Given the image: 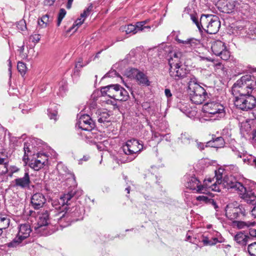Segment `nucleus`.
<instances>
[{
    "label": "nucleus",
    "instance_id": "1",
    "mask_svg": "<svg viewBox=\"0 0 256 256\" xmlns=\"http://www.w3.org/2000/svg\"><path fill=\"white\" fill-rule=\"evenodd\" d=\"M220 186V191L221 188L234 190L245 202H251L256 200V184L250 183L244 186L230 176L224 177L220 183V186Z\"/></svg>",
    "mask_w": 256,
    "mask_h": 256
},
{
    "label": "nucleus",
    "instance_id": "2",
    "mask_svg": "<svg viewBox=\"0 0 256 256\" xmlns=\"http://www.w3.org/2000/svg\"><path fill=\"white\" fill-rule=\"evenodd\" d=\"M256 88V82L250 75H245L238 80L233 85L232 89V94L236 97L242 98L250 96L252 90Z\"/></svg>",
    "mask_w": 256,
    "mask_h": 256
},
{
    "label": "nucleus",
    "instance_id": "3",
    "mask_svg": "<svg viewBox=\"0 0 256 256\" xmlns=\"http://www.w3.org/2000/svg\"><path fill=\"white\" fill-rule=\"evenodd\" d=\"M100 92L102 96L106 95L115 101H126L128 97V92L118 84L103 87Z\"/></svg>",
    "mask_w": 256,
    "mask_h": 256
},
{
    "label": "nucleus",
    "instance_id": "4",
    "mask_svg": "<svg viewBox=\"0 0 256 256\" xmlns=\"http://www.w3.org/2000/svg\"><path fill=\"white\" fill-rule=\"evenodd\" d=\"M66 212L63 210L58 212L56 216L58 217L56 219L58 222L61 224L64 220H68V222L77 221L82 218L84 210L78 206H72V208L66 206L64 208Z\"/></svg>",
    "mask_w": 256,
    "mask_h": 256
},
{
    "label": "nucleus",
    "instance_id": "5",
    "mask_svg": "<svg viewBox=\"0 0 256 256\" xmlns=\"http://www.w3.org/2000/svg\"><path fill=\"white\" fill-rule=\"evenodd\" d=\"M202 30L210 34H216L218 31L220 22L218 18L212 14H202L201 16Z\"/></svg>",
    "mask_w": 256,
    "mask_h": 256
},
{
    "label": "nucleus",
    "instance_id": "6",
    "mask_svg": "<svg viewBox=\"0 0 256 256\" xmlns=\"http://www.w3.org/2000/svg\"><path fill=\"white\" fill-rule=\"evenodd\" d=\"M173 60H169V74L173 79L178 80L187 76L188 70L180 64L172 62Z\"/></svg>",
    "mask_w": 256,
    "mask_h": 256
},
{
    "label": "nucleus",
    "instance_id": "7",
    "mask_svg": "<svg viewBox=\"0 0 256 256\" xmlns=\"http://www.w3.org/2000/svg\"><path fill=\"white\" fill-rule=\"evenodd\" d=\"M211 50L216 56L224 60H228L230 56V52L225 44L220 40H214L212 42Z\"/></svg>",
    "mask_w": 256,
    "mask_h": 256
},
{
    "label": "nucleus",
    "instance_id": "8",
    "mask_svg": "<svg viewBox=\"0 0 256 256\" xmlns=\"http://www.w3.org/2000/svg\"><path fill=\"white\" fill-rule=\"evenodd\" d=\"M226 216L230 220L242 218L246 215V210L242 206H238L234 204H228L226 208Z\"/></svg>",
    "mask_w": 256,
    "mask_h": 256
},
{
    "label": "nucleus",
    "instance_id": "9",
    "mask_svg": "<svg viewBox=\"0 0 256 256\" xmlns=\"http://www.w3.org/2000/svg\"><path fill=\"white\" fill-rule=\"evenodd\" d=\"M234 104L236 108L239 110L248 111L253 108L256 104L255 98L252 96H248L245 98L236 97Z\"/></svg>",
    "mask_w": 256,
    "mask_h": 256
},
{
    "label": "nucleus",
    "instance_id": "10",
    "mask_svg": "<svg viewBox=\"0 0 256 256\" xmlns=\"http://www.w3.org/2000/svg\"><path fill=\"white\" fill-rule=\"evenodd\" d=\"M206 181L211 182L212 180L211 178L205 180L204 181L205 184L202 185L196 177L191 176L188 179L186 186L190 190H196L197 192L204 194L206 191V188L210 187V186L206 184Z\"/></svg>",
    "mask_w": 256,
    "mask_h": 256
},
{
    "label": "nucleus",
    "instance_id": "11",
    "mask_svg": "<svg viewBox=\"0 0 256 256\" xmlns=\"http://www.w3.org/2000/svg\"><path fill=\"white\" fill-rule=\"evenodd\" d=\"M221 113H185L186 116L194 121H199L204 122L206 121H214L218 120L221 118L217 114ZM224 114V113H222Z\"/></svg>",
    "mask_w": 256,
    "mask_h": 256
},
{
    "label": "nucleus",
    "instance_id": "12",
    "mask_svg": "<svg viewBox=\"0 0 256 256\" xmlns=\"http://www.w3.org/2000/svg\"><path fill=\"white\" fill-rule=\"evenodd\" d=\"M189 92L190 100L196 104H202L208 96L207 92L202 86L192 88L189 90Z\"/></svg>",
    "mask_w": 256,
    "mask_h": 256
},
{
    "label": "nucleus",
    "instance_id": "13",
    "mask_svg": "<svg viewBox=\"0 0 256 256\" xmlns=\"http://www.w3.org/2000/svg\"><path fill=\"white\" fill-rule=\"evenodd\" d=\"M146 21L138 22L135 25L129 24L128 25L122 26L120 30L125 32L126 34H134L140 31H149L150 29V26H144Z\"/></svg>",
    "mask_w": 256,
    "mask_h": 256
},
{
    "label": "nucleus",
    "instance_id": "14",
    "mask_svg": "<svg viewBox=\"0 0 256 256\" xmlns=\"http://www.w3.org/2000/svg\"><path fill=\"white\" fill-rule=\"evenodd\" d=\"M143 148V144L136 139L127 141L126 144L122 146L123 152L126 155L132 156L140 152Z\"/></svg>",
    "mask_w": 256,
    "mask_h": 256
},
{
    "label": "nucleus",
    "instance_id": "15",
    "mask_svg": "<svg viewBox=\"0 0 256 256\" xmlns=\"http://www.w3.org/2000/svg\"><path fill=\"white\" fill-rule=\"evenodd\" d=\"M175 40L178 44H181L182 48L186 52H192L195 48H198L200 46V40L194 38H190L186 40H182L176 36Z\"/></svg>",
    "mask_w": 256,
    "mask_h": 256
},
{
    "label": "nucleus",
    "instance_id": "16",
    "mask_svg": "<svg viewBox=\"0 0 256 256\" xmlns=\"http://www.w3.org/2000/svg\"><path fill=\"white\" fill-rule=\"evenodd\" d=\"M76 127L83 130L90 132L94 127V123L90 115L84 114L78 118Z\"/></svg>",
    "mask_w": 256,
    "mask_h": 256
},
{
    "label": "nucleus",
    "instance_id": "17",
    "mask_svg": "<svg viewBox=\"0 0 256 256\" xmlns=\"http://www.w3.org/2000/svg\"><path fill=\"white\" fill-rule=\"evenodd\" d=\"M76 194L75 192H70L68 194H64L61 196L59 200H52V204L56 210H64V208L68 206L70 203V201Z\"/></svg>",
    "mask_w": 256,
    "mask_h": 256
},
{
    "label": "nucleus",
    "instance_id": "18",
    "mask_svg": "<svg viewBox=\"0 0 256 256\" xmlns=\"http://www.w3.org/2000/svg\"><path fill=\"white\" fill-rule=\"evenodd\" d=\"M38 158L39 159L32 160L29 164L30 168L34 170H38L45 165L48 161V156L44 154H38Z\"/></svg>",
    "mask_w": 256,
    "mask_h": 256
},
{
    "label": "nucleus",
    "instance_id": "19",
    "mask_svg": "<svg viewBox=\"0 0 256 256\" xmlns=\"http://www.w3.org/2000/svg\"><path fill=\"white\" fill-rule=\"evenodd\" d=\"M38 215L39 216L37 223L38 226H36L34 228L36 230L40 232V229L44 230L42 228L47 226L50 223V214L48 211L44 210L40 212Z\"/></svg>",
    "mask_w": 256,
    "mask_h": 256
},
{
    "label": "nucleus",
    "instance_id": "20",
    "mask_svg": "<svg viewBox=\"0 0 256 256\" xmlns=\"http://www.w3.org/2000/svg\"><path fill=\"white\" fill-rule=\"evenodd\" d=\"M46 202L44 196L41 193H36L31 198L32 206L34 209H39L42 208Z\"/></svg>",
    "mask_w": 256,
    "mask_h": 256
},
{
    "label": "nucleus",
    "instance_id": "21",
    "mask_svg": "<svg viewBox=\"0 0 256 256\" xmlns=\"http://www.w3.org/2000/svg\"><path fill=\"white\" fill-rule=\"evenodd\" d=\"M14 186L24 188L28 187L30 183V178L28 172H26L22 178H18L14 180Z\"/></svg>",
    "mask_w": 256,
    "mask_h": 256
},
{
    "label": "nucleus",
    "instance_id": "22",
    "mask_svg": "<svg viewBox=\"0 0 256 256\" xmlns=\"http://www.w3.org/2000/svg\"><path fill=\"white\" fill-rule=\"evenodd\" d=\"M204 112L208 110H210L213 112H224V107L218 102H207L204 106Z\"/></svg>",
    "mask_w": 256,
    "mask_h": 256
},
{
    "label": "nucleus",
    "instance_id": "23",
    "mask_svg": "<svg viewBox=\"0 0 256 256\" xmlns=\"http://www.w3.org/2000/svg\"><path fill=\"white\" fill-rule=\"evenodd\" d=\"M92 6L90 4L86 10L84 11V12L80 14V18H78L74 22V23L70 30V31L73 29L75 26H77L78 28L83 24L85 18L90 14V12L92 10Z\"/></svg>",
    "mask_w": 256,
    "mask_h": 256
},
{
    "label": "nucleus",
    "instance_id": "24",
    "mask_svg": "<svg viewBox=\"0 0 256 256\" xmlns=\"http://www.w3.org/2000/svg\"><path fill=\"white\" fill-rule=\"evenodd\" d=\"M31 232L30 226L28 224H22L20 226L18 236L24 240L29 236Z\"/></svg>",
    "mask_w": 256,
    "mask_h": 256
},
{
    "label": "nucleus",
    "instance_id": "25",
    "mask_svg": "<svg viewBox=\"0 0 256 256\" xmlns=\"http://www.w3.org/2000/svg\"><path fill=\"white\" fill-rule=\"evenodd\" d=\"M223 170L222 169H219L218 170H215V176L216 181L210 187L212 188V190L214 191H220V186H220V183L222 182V172Z\"/></svg>",
    "mask_w": 256,
    "mask_h": 256
},
{
    "label": "nucleus",
    "instance_id": "26",
    "mask_svg": "<svg viewBox=\"0 0 256 256\" xmlns=\"http://www.w3.org/2000/svg\"><path fill=\"white\" fill-rule=\"evenodd\" d=\"M225 144L224 138L221 137H218L215 139L212 138V140L206 143V147H212L214 148H222Z\"/></svg>",
    "mask_w": 256,
    "mask_h": 256
},
{
    "label": "nucleus",
    "instance_id": "27",
    "mask_svg": "<svg viewBox=\"0 0 256 256\" xmlns=\"http://www.w3.org/2000/svg\"><path fill=\"white\" fill-rule=\"evenodd\" d=\"M132 73L136 75V78L140 83L147 86L150 84L147 76L143 72H138V70L134 68L132 70Z\"/></svg>",
    "mask_w": 256,
    "mask_h": 256
},
{
    "label": "nucleus",
    "instance_id": "28",
    "mask_svg": "<svg viewBox=\"0 0 256 256\" xmlns=\"http://www.w3.org/2000/svg\"><path fill=\"white\" fill-rule=\"evenodd\" d=\"M33 141H36L35 140H32L30 142H26L24 144V155L23 156L22 160L26 162V160L28 159V156L32 154V150L33 148Z\"/></svg>",
    "mask_w": 256,
    "mask_h": 256
},
{
    "label": "nucleus",
    "instance_id": "29",
    "mask_svg": "<svg viewBox=\"0 0 256 256\" xmlns=\"http://www.w3.org/2000/svg\"><path fill=\"white\" fill-rule=\"evenodd\" d=\"M232 156L236 158L238 162H240L242 160L243 163L244 162V158H246L248 154V152L245 150L240 152L236 148L234 147L232 148Z\"/></svg>",
    "mask_w": 256,
    "mask_h": 256
},
{
    "label": "nucleus",
    "instance_id": "30",
    "mask_svg": "<svg viewBox=\"0 0 256 256\" xmlns=\"http://www.w3.org/2000/svg\"><path fill=\"white\" fill-rule=\"evenodd\" d=\"M236 0L226 1L223 7V11L226 13L230 14L236 10Z\"/></svg>",
    "mask_w": 256,
    "mask_h": 256
},
{
    "label": "nucleus",
    "instance_id": "31",
    "mask_svg": "<svg viewBox=\"0 0 256 256\" xmlns=\"http://www.w3.org/2000/svg\"><path fill=\"white\" fill-rule=\"evenodd\" d=\"M248 238H249V237L242 232L238 233L234 236V240L238 244L242 246H246L247 244Z\"/></svg>",
    "mask_w": 256,
    "mask_h": 256
},
{
    "label": "nucleus",
    "instance_id": "32",
    "mask_svg": "<svg viewBox=\"0 0 256 256\" xmlns=\"http://www.w3.org/2000/svg\"><path fill=\"white\" fill-rule=\"evenodd\" d=\"M236 10L244 14H246L249 8L248 4L243 2L240 0H236Z\"/></svg>",
    "mask_w": 256,
    "mask_h": 256
},
{
    "label": "nucleus",
    "instance_id": "33",
    "mask_svg": "<svg viewBox=\"0 0 256 256\" xmlns=\"http://www.w3.org/2000/svg\"><path fill=\"white\" fill-rule=\"evenodd\" d=\"M244 164L254 166L256 168V157L252 154H248L246 158H244Z\"/></svg>",
    "mask_w": 256,
    "mask_h": 256
},
{
    "label": "nucleus",
    "instance_id": "34",
    "mask_svg": "<svg viewBox=\"0 0 256 256\" xmlns=\"http://www.w3.org/2000/svg\"><path fill=\"white\" fill-rule=\"evenodd\" d=\"M0 166H3L2 170H1V167H0V174L1 175L5 174L8 172V162L6 158L0 157Z\"/></svg>",
    "mask_w": 256,
    "mask_h": 256
},
{
    "label": "nucleus",
    "instance_id": "35",
    "mask_svg": "<svg viewBox=\"0 0 256 256\" xmlns=\"http://www.w3.org/2000/svg\"><path fill=\"white\" fill-rule=\"evenodd\" d=\"M234 223L239 229L247 228L254 224V222H243V221H235Z\"/></svg>",
    "mask_w": 256,
    "mask_h": 256
},
{
    "label": "nucleus",
    "instance_id": "36",
    "mask_svg": "<svg viewBox=\"0 0 256 256\" xmlns=\"http://www.w3.org/2000/svg\"><path fill=\"white\" fill-rule=\"evenodd\" d=\"M22 241V240L17 236L12 242L7 243L6 245L9 248H14L18 246Z\"/></svg>",
    "mask_w": 256,
    "mask_h": 256
},
{
    "label": "nucleus",
    "instance_id": "37",
    "mask_svg": "<svg viewBox=\"0 0 256 256\" xmlns=\"http://www.w3.org/2000/svg\"><path fill=\"white\" fill-rule=\"evenodd\" d=\"M100 116L98 118V122L100 123L108 122L111 121L109 113H100Z\"/></svg>",
    "mask_w": 256,
    "mask_h": 256
},
{
    "label": "nucleus",
    "instance_id": "38",
    "mask_svg": "<svg viewBox=\"0 0 256 256\" xmlns=\"http://www.w3.org/2000/svg\"><path fill=\"white\" fill-rule=\"evenodd\" d=\"M212 240L214 242H216V244L217 243H222L224 242V238L218 232H214Z\"/></svg>",
    "mask_w": 256,
    "mask_h": 256
},
{
    "label": "nucleus",
    "instance_id": "39",
    "mask_svg": "<svg viewBox=\"0 0 256 256\" xmlns=\"http://www.w3.org/2000/svg\"><path fill=\"white\" fill-rule=\"evenodd\" d=\"M198 86H201L200 84H198V80L194 76H192L190 78V80L188 82V90L192 89V88H195Z\"/></svg>",
    "mask_w": 256,
    "mask_h": 256
},
{
    "label": "nucleus",
    "instance_id": "40",
    "mask_svg": "<svg viewBox=\"0 0 256 256\" xmlns=\"http://www.w3.org/2000/svg\"><path fill=\"white\" fill-rule=\"evenodd\" d=\"M67 90V84L65 82H62L60 83L58 94L61 96H64Z\"/></svg>",
    "mask_w": 256,
    "mask_h": 256
},
{
    "label": "nucleus",
    "instance_id": "41",
    "mask_svg": "<svg viewBox=\"0 0 256 256\" xmlns=\"http://www.w3.org/2000/svg\"><path fill=\"white\" fill-rule=\"evenodd\" d=\"M248 251L250 256H256V242L248 246Z\"/></svg>",
    "mask_w": 256,
    "mask_h": 256
},
{
    "label": "nucleus",
    "instance_id": "42",
    "mask_svg": "<svg viewBox=\"0 0 256 256\" xmlns=\"http://www.w3.org/2000/svg\"><path fill=\"white\" fill-rule=\"evenodd\" d=\"M17 68L22 76L26 74V64L23 62H18Z\"/></svg>",
    "mask_w": 256,
    "mask_h": 256
},
{
    "label": "nucleus",
    "instance_id": "43",
    "mask_svg": "<svg viewBox=\"0 0 256 256\" xmlns=\"http://www.w3.org/2000/svg\"><path fill=\"white\" fill-rule=\"evenodd\" d=\"M204 246H212L216 244V242H214L212 237L208 236H204L202 240Z\"/></svg>",
    "mask_w": 256,
    "mask_h": 256
},
{
    "label": "nucleus",
    "instance_id": "44",
    "mask_svg": "<svg viewBox=\"0 0 256 256\" xmlns=\"http://www.w3.org/2000/svg\"><path fill=\"white\" fill-rule=\"evenodd\" d=\"M66 14V10L64 8H60V12L58 14V22H57V26H60L61 22L64 18Z\"/></svg>",
    "mask_w": 256,
    "mask_h": 256
},
{
    "label": "nucleus",
    "instance_id": "45",
    "mask_svg": "<svg viewBox=\"0 0 256 256\" xmlns=\"http://www.w3.org/2000/svg\"><path fill=\"white\" fill-rule=\"evenodd\" d=\"M179 139L181 140V142L184 144H190V139L188 134L186 133L182 134L180 137L179 138Z\"/></svg>",
    "mask_w": 256,
    "mask_h": 256
},
{
    "label": "nucleus",
    "instance_id": "46",
    "mask_svg": "<svg viewBox=\"0 0 256 256\" xmlns=\"http://www.w3.org/2000/svg\"><path fill=\"white\" fill-rule=\"evenodd\" d=\"M190 19L193 22L196 24L199 30L202 31V26H200L201 18H200V20L199 22L198 18L195 15L191 14Z\"/></svg>",
    "mask_w": 256,
    "mask_h": 256
},
{
    "label": "nucleus",
    "instance_id": "47",
    "mask_svg": "<svg viewBox=\"0 0 256 256\" xmlns=\"http://www.w3.org/2000/svg\"><path fill=\"white\" fill-rule=\"evenodd\" d=\"M10 219L8 218L6 216H4V215L0 214V222H2L4 224V228H6L8 227L10 224Z\"/></svg>",
    "mask_w": 256,
    "mask_h": 256
},
{
    "label": "nucleus",
    "instance_id": "48",
    "mask_svg": "<svg viewBox=\"0 0 256 256\" xmlns=\"http://www.w3.org/2000/svg\"><path fill=\"white\" fill-rule=\"evenodd\" d=\"M164 137H166V140H168V138H167V134H161L158 132H154L152 134V138H154V140L156 139L157 138H159L158 142H160Z\"/></svg>",
    "mask_w": 256,
    "mask_h": 256
},
{
    "label": "nucleus",
    "instance_id": "49",
    "mask_svg": "<svg viewBox=\"0 0 256 256\" xmlns=\"http://www.w3.org/2000/svg\"><path fill=\"white\" fill-rule=\"evenodd\" d=\"M210 198L208 196L204 195L199 196L196 198L198 201L202 202L206 204L208 203Z\"/></svg>",
    "mask_w": 256,
    "mask_h": 256
},
{
    "label": "nucleus",
    "instance_id": "50",
    "mask_svg": "<svg viewBox=\"0 0 256 256\" xmlns=\"http://www.w3.org/2000/svg\"><path fill=\"white\" fill-rule=\"evenodd\" d=\"M248 204H252L251 207V213L252 215L255 218H256V200L254 202H246Z\"/></svg>",
    "mask_w": 256,
    "mask_h": 256
},
{
    "label": "nucleus",
    "instance_id": "51",
    "mask_svg": "<svg viewBox=\"0 0 256 256\" xmlns=\"http://www.w3.org/2000/svg\"><path fill=\"white\" fill-rule=\"evenodd\" d=\"M24 46L23 44L20 47L18 51L20 54V56L22 58H26L28 57V54L24 52Z\"/></svg>",
    "mask_w": 256,
    "mask_h": 256
},
{
    "label": "nucleus",
    "instance_id": "52",
    "mask_svg": "<svg viewBox=\"0 0 256 256\" xmlns=\"http://www.w3.org/2000/svg\"><path fill=\"white\" fill-rule=\"evenodd\" d=\"M47 114L48 118L51 120H52L54 122H55L59 117L58 113H48Z\"/></svg>",
    "mask_w": 256,
    "mask_h": 256
},
{
    "label": "nucleus",
    "instance_id": "53",
    "mask_svg": "<svg viewBox=\"0 0 256 256\" xmlns=\"http://www.w3.org/2000/svg\"><path fill=\"white\" fill-rule=\"evenodd\" d=\"M17 27L18 29L21 30L22 31H24L26 28V24L24 21L19 22L17 24Z\"/></svg>",
    "mask_w": 256,
    "mask_h": 256
},
{
    "label": "nucleus",
    "instance_id": "54",
    "mask_svg": "<svg viewBox=\"0 0 256 256\" xmlns=\"http://www.w3.org/2000/svg\"><path fill=\"white\" fill-rule=\"evenodd\" d=\"M82 67V66L80 64V62H78L75 66V70L74 72L73 76H78L79 74V70L78 68H81Z\"/></svg>",
    "mask_w": 256,
    "mask_h": 256
},
{
    "label": "nucleus",
    "instance_id": "55",
    "mask_svg": "<svg viewBox=\"0 0 256 256\" xmlns=\"http://www.w3.org/2000/svg\"><path fill=\"white\" fill-rule=\"evenodd\" d=\"M206 59L208 61H210L214 63V66L216 68H220L222 67V63L220 62H218L216 63L214 62V60L210 58H206Z\"/></svg>",
    "mask_w": 256,
    "mask_h": 256
},
{
    "label": "nucleus",
    "instance_id": "56",
    "mask_svg": "<svg viewBox=\"0 0 256 256\" xmlns=\"http://www.w3.org/2000/svg\"><path fill=\"white\" fill-rule=\"evenodd\" d=\"M30 38L32 39V42L37 43L40 40V36L38 34H34L30 36Z\"/></svg>",
    "mask_w": 256,
    "mask_h": 256
},
{
    "label": "nucleus",
    "instance_id": "57",
    "mask_svg": "<svg viewBox=\"0 0 256 256\" xmlns=\"http://www.w3.org/2000/svg\"><path fill=\"white\" fill-rule=\"evenodd\" d=\"M209 202H208V204H211L212 206H214V209L218 211V206L217 205V204L216 202V201H214V200L212 198H210V200H209Z\"/></svg>",
    "mask_w": 256,
    "mask_h": 256
},
{
    "label": "nucleus",
    "instance_id": "58",
    "mask_svg": "<svg viewBox=\"0 0 256 256\" xmlns=\"http://www.w3.org/2000/svg\"><path fill=\"white\" fill-rule=\"evenodd\" d=\"M42 20V22H43V24H45V26L48 25L49 16L48 14H46L43 16L41 18Z\"/></svg>",
    "mask_w": 256,
    "mask_h": 256
},
{
    "label": "nucleus",
    "instance_id": "59",
    "mask_svg": "<svg viewBox=\"0 0 256 256\" xmlns=\"http://www.w3.org/2000/svg\"><path fill=\"white\" fill-rule=\"evenodd\" d=\"M57 107V106L54 104H52L50 106V108L48 109L49 112H56L58 110V108H55Z\"/></svg>",
    "mask_w": 256,
    "mask_h": 256
},
{
    "label": "nucleus",
    "instance_id": "60",
    "mask_svg": "<svg viewBox=\"0 0 256 256\" xmlns=\"http://www.w3.org/2000/svg\"><path fill=\"white\" fill-rule=\"evenodd\" d=\"M196 146L200 150H204V148L206 147L204 144L198 142H196Z\"/></svg>",
    "mask_w": 256,
    "mask_h": 256
},
{
    "label": "nucleus",
    "instance_id": "61",
    "mask_svg": "<svg viewBox=\"0 0 256 256\" xmlns=\"http://www.w3.org/2000/svg\"><path fill=\"white\" fill-rule=\"evenodd\" d=\"M20 169L15 166H12L9 168V170L12 171V173L18 172Z\"/></svg>",
    "mask_w": 256,
    "mask_h": 256
},
{
    "label": "nucleus",
    "instance_id": "62",
    "mask_svg": "<svg viewBox=\"0 0 256 256\" xmlns=\"http://www.w3.org/2000/svg\"><path fill=\"white\" fill-rule=\"evenodd\" d=\"M116 72L114 70L112 72H108L107 74H105V76H104V77H105V78L112 77V76H113L114 75H116Z\"/></svg>",
    "mask_w": 256,
    "mask_h": 256
},
{
    "label": "nucleus",
    "instance_id": "63",
    "mask_svg": "<svg viewBox=\"0 0 256 256\" xmlns=\"http://www.w3.org/2000/svg\"><path fill=\"white\" fill-rule=\"evenodd\" d=\"M54 1L55 0H44V4L46 6H50L54 4Z\"/></svg>",
    "mask_w": 256,
    "mask_h": 256
},
{
    "label": "nucleus",
    "instance_id": "64",
    "mask_svg": "<svg viewBox=\"0 0 256 256\" xmlns=\"http://www.w3.org/2000/svg\"><path fill=\"white\" fill-rule=\"evenodd\" d=\"M164 93H165V95L166 96L167 98H170V97H171L172 94V93H171V92L170 90L168 89V88H166L164 90Z\"/></svg>",
    "mask_w": 256,
    "mask_h": 256
}]
</instances>
